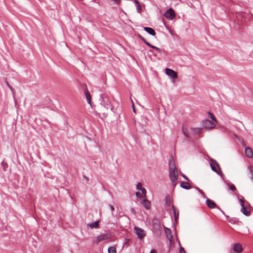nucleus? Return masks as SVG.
<instances>
[{
	"instance_id": "nucleus-1",
	"label": "nucleus",
	"mask_w": 253,
	"mask_h": 253,
	"mask_svg": "<svg viewBox=\"0 0 253 253\" xmlns=\"http://www.w3.org/2000/svg\"><path fill=\"white\" fill-rule=\"evenodd\" d=\"M99 100L101 102L100 104L101 105L103 106L107 109H110L112 111L114 112V107L111 105L110 100L105 94L101 93L100 94Z\"/></svg>"
},
{
	"instance_id": "nucleus-2",
	"label": "nucleus",
	"mask_w": 253,
	"mask_h": 253,
	"mask_svg": "<svg viewBox=\"0 0 253 253\" xmlns=\"http://www.w3.org/2000/svg\"><path fill=\"white\" fill-rule=\"evenodd\" d=\"M178 176V172L176 169L169 170V178L173 188L177 184Z\"/></svg>"
},
{
	"instance_id": "nucleus-3",
	"label": "nucleus",
	"mask_w": 253,
	"mask_h": 253,
	"mask_svg": "<svg viewBox=\"0 0 253 253\" xmlns=\"http://www.w3.org/2000/svg\"><path fill=\"white\" fill-rule=\"evenodd\" d=\"M153 228L155 232H161V226L160 220L157 218H154L152 220Z\"/></svg>"
},
{
	"instance_id": "nucleus-4",
	"label": "nucleus",
	"mask_w": 253,
	"mask_h": 253,
	"mask_svg": "<svg viewBox=\"0 0 253 253\" xmlns=\"http://www.w3.org/2000/svg\"><path fill=\"white\" fill-rule=\"evenodd\" d=\"M134 230L139 239H143L146 236V232L143 229L135 226Z\"/></svg>"
},
{
	"instance_id": "nucleus-5",
	"label": "nucleus",
	"mask_w": 253,
	"mask_h": 253,
	"mask_svg": "<svg viewBox=\"0 0 253 253\" xmlns=\"http://www.w3.org/2000/svg\"><path fill=\"white\" fill-rule=\"evenodd\" d=\"M203 126L208 129H211L215 126V124L208 119L203 120L202 122Z\"/></svg>"
},
{
	"instance_id": "nucleus-6",
	"label": "nucleus",
	"mask_w": 253,
	"mask_h": 253,
	"mask_svg": "<svg viewBox=\"0 0 253 253\" xmlns=\"http://www.w3.org/2000/svg\"><path fill=\"white\" fill-rule=\"evenodd\" d=\"M164 16L168 19L172 20L175 16V13L174 10L170 8L165 12Z\"/></svg>"
},
{
	"instance_id": "nucleus-7",
	"label": "nucleus",
	"mask_w": 253,
	"mask_h": 253,
	"mask_svg": "<svg viewBox=\"0 0 253 253\" xmlns=\"http://www.w3.org/2000/svg\"><path fill=\"white\" fill-rule=\"evenodd\" d=\"M166 74L171 77L172 79H176L177 78V73L172 69L169 68H166Z\"/></svg>"
},
{
	"instance_id": "nucleus-8",
	"label": "nucleus",
	"mask_w": 253,
	"mask_h": 253,
	"mask_svg": "<svg viewBox=\"0 0 253 253\" xmlns=\"http://www.w3.org/2000/svg\"><path fill=\"white\" fill-rule=\"evenodd\" d=\"M169 170L176 169L174 158L172 155L169 157Z\"/></svg>"
},
{
	"instance_id": "nucleus-9",
	"label": "nucleus",
	"mask_w": 253,
	"mask_h": 253,
	"mask_svg": "<svg viewBox=\"0 0 253 253\" xmlns=\"http://www.w3.org/2000/svg\"><path fill=\"white\" fill-rule=\"evenodd\" d=\"M164 230L165 232V234L167 237V238L171 242L172 239L173 238V236L172 234L171 230L166 227H164Z\"/></svg>"
},
{
	"instance_id": "nucleus-10",
	"label": "nucleus",
	"mask_w": 253,
	"mask_h": 253,
	"mask_svg": "<svg viewBox=\"0 0 253 253\" xmlns=\"http://www.w3.org/2000/svg\"><path fill=\"white\" fill-rule=\"evenodd\" d=\"M110 238V236L108 234H102L97 237L96 241L99 243L101 241L107 240Z\"/></svg>"
},
{
	"instance_id": "nucleus-11",
	"label": "nucleus",
	"mask_w": 253,
	"mask_h": 253,
	"mask_svg": "<svg viewBox=\"0 0 253 253\" xmlns=\"http://www.w3.org/2000/svg\"><path fill=\"white\" fill-rule=\"evenodd\" d=\"M206 204L208 207L210 209H214L216 208V205L215 202L209 198H207Z\"/></svg>"
},
{
	"instance_id": "nucleus-12",
	"label": "nucleus",
	"mask_w": 253,
	"mask_h": 253,
	"mask_svg": "<svg viewBox=\"0 0 253 253\" xmlns=\"http://www.w3.org/2000/svg\"><path fill=\"white\" fill-rule=\"evenodd\" d=\"M233 251L235 253H239L242 251L243 248L241 244L235 243L233 246Z\"/></svg>"
},
{
	"instance_id": "nucleus-13",
	"label": "nucleus",
	"mask_w": 253,
	"mask_h": 253,
	"mask_svg": "<svg viewBox=\"0 0 253 253\" xmlns=\"http://www.w3.org/2000/svg\"><path fill=\"white\" fill-rule=\"evenodd\" d=\"M143 29L149 34L155 36L156 34L155 31L152 28L149 27H144Z\"/></svg>"
},
{
	"instance_id": "nucleus-14",
	"label": "nucleus",
	"mask_w": 253,
	"mask_h": 253,
	"mask_svg": "<svg viewBox=\"0 0 253 253\" xmlns=\"http://www.w3.org/2000/svg\"><path fill=\"white\" fill-rule=\"evenodd\" d=\"M245 153L246 156L249 158H251L253 156V151H252V149L249 147H246L245 148Z\"/></svg>"
},
{
	"instance_id": "nucleus-15",
	"label": "nucleus",
	"mask_w": 253,
	"mask_h": 253,
	"mask_svg": "<svg viewBox=\"0 0 253 253\" xmlns=\"http://www.w3.org/2000/svg\"><path fill=\"white\" fill-rule=\"evenodd\" d=\"M143 206L146 210H150L151 207L150 202L146 198L143 200Z\"/></svg>"
},
{
	"instance_id": "nucleus-16",
	"label": "nucleus",
	"mask_w": 253,
	"mask_h": 253,
	"mask_svg": "<svg viewBox=\"0 0 253 253\" xmlns=\"http://www.w3.org/2000/svg\"><path fill=\"white\" fill-rule=\"evenodd\" d=\"M241 211L246 216L250 215V211L247 209L245 205L241 206Z\"/></svg>"
},
{
	"instance_id": "nucleus-17",
	"label": "nucleus",
	"mask_w": 253,
	"mask_h": 253,
	"mask_svg": "<svg viewBox=\"0 0 253 253\" xmlns=\"http://www.w3.org/2000/svg\"><path fill=\"white\" fill-rule=\"evenodd\" d=\"M84 94H85L87 103L91 105V96H90V93L88 91L87 88H86V89L84 90Z\"/></svg>"
},
{
	"instance_id": "nucleus-18",
	"label": "nucleus",
	"mask_w": 253,
	"mask_h": 253,
	"mask_svg": "<svg viewBox=\"0 0 253 253\" xmlns=\"http://www.w3.org/2000/svg\"><path fill=\"white\" fill-rule=\"evenodd\" d=\"M180 186L181 187L186 190L189 189L191 188V186L188 182H181Z\"/></svg>"
},
{
	"instance_id": "nucleus-19",
	"label": "nucleus",
	"mask_w": 253,
	"mask_h": 253,
	"mask_svg": "<svg viewBox=\"0 0 253 253\" xmlns=\"http://www.w3.org/2000/svg\"><path fill=\"white\" fill-rule=\"evenodd\" d=\"M87 226L89 227L90 228H99V221H96L93 223H89L87 224Z\"/></svg>"
},
{
	"instance_id": "nucleus-20",
	"label": "nucleus",
	"mask_w": 253,
	"mask_h": 253,
	"mask_svg": "<svg viewBox=\"0 0 253 253\" xmlns=\"http://www.w3.org/2000/svg\"><path fill=\"white\" fill-rule=\"evenodd\" d=\"M172 209L173 211L175 220L177 221L179 217V211L176 209L175 207L173 205L172 206Z\"/></svg>"
},
{
	"instance_id": "nucleus-21",
	"label": "nucleus",
	"mask_w": 253,
	"mask_h": 253,
	"mask_svg": "<svg viewBox=\"0 0 253 253\" xmlns=\"http://www.w3.org/2000/svg\"><path fill=\"white\" fill-rule=\"evenodd\" d=\"M165 204L167 206H170L171 200L169 195H166L165 198Z\"/></svg>"
},
{
	"instance_id": "nucleus-22",
	"label": "nucleus",
	"mask_w": 253,
	"mask_h": 253,
	"mask_svg": "<svg viewBox=\"0 0 253 253\" xmlns=\"http://www.w3.org/2000/svg\"><path fill=\"white\" fill-rule=\"evenodd\" d=\"M211 169L212 171H214L215 173H216L217 174L220 175L222 176L223 175V174L219 172L215 168L214 165H211Z\"/></svg>"
},
{
	"instance_id": "nucleus-23",
	"label": "nucleus",
	"mask_w": 253,
	"mask_h": 253,
	"mask_svg": "<svg viewBox=\"0 0 253 253\" xmlns=\"http://www.w3.org/2000/svg\"><path fill=\"white\" fill-rule=\"evenodd\" d=\"M148 46L151 47L152 48L156 50L158 53H161L162 52V49L159 48V47H158L156 46H154V45L151 44V43H149V44H148Z\"/></svg>"
},
{
	"instance_id": "nucleus-24",
	"label": "nucleus",
	"mask_w": 253,
	"mask_h": 253,
	"mask_svg": "<svg viewBox=\"0 0 253 253\" xmlns=\"http://www.w3.org/2000/svg\"><path fill=\"white\" fill-rule=\"evenodd\" d=\"M211 163H210V165H214V166H216L218 168V169L220 170V166H219V164L216 162V160L213 159H211Z\"/></svg>"
},
{
	"instance_id": "nucleus-25",
	"label": "nucleus",
	"mask_w": 253,
	"mask_h": 253,
	"mask_svg": "<svg viewBox=\"0 0 253 253\" xmlns=\"http://www.w3.org/2000/svg\"><path fill=\"white\" fill-rule=\"evenodd\" d=\"M108 253H116V249L114 247H110L108 249Z\"/></svg>"
},
{
	"instance_id": "nucleus-26",
	"label": "nucleus",
	"mask_w": 253,
	"mask_h": 253,
	"mask_svg": "<svg viewBox=\"0 0 253 253\" xmlns=\"http://www.w3.org/2000/svg\"><path fill=\"white\" fill-rule=\"evenodd\" d=\"M138 37L147 46H148V44H149L150 43L149 42H148L145 39V38L142 36L141 35H138Z\"/></svg>"
},
{
	"instance_id": "nucleus-27",
	"label": "nucleus",
	"mask_w": 253,
	"mask_h": 253,
	"mask_svg": "<svg viewBox=\"0 0 253 253\" xmlns=\"http://www.w3.org/2000/svg\"><path fill=\"white\" fill-rule=\"evenodd\" d=\"M238 218H235V217L231 218L228 219V221L230 223H233V224L236 223L238 221Z\"/></svg>"
},
{
	"instance_id": "nucleus-28",
	"label": "nucleus",
	"mask_w": 253,
	"mask_h": 253,
	"mask_svg": "<svg viewBox=\"0 0 253 253\" xmlns=\"http://www.w3.org/2000/svg\"><path fill=\"white\" fill-rule=\"evenodd\" d=\"M208 114L212 121H214L215 122H216V119L215 117L210 112H209Z\"/></svg>"
},
{
	"instance_id": "nucleus-29",
	"label": "nucleus",
	"mask_w": 253,
	"mask_h": 253,
	"mask_svg": "<svg viewBox=\"0 0 253 253\" xmlns=\"http://www.w3.org/2000/svg\"><path fill=\"white\" fill-rule=\"evenodd\" d=\"M194 132L197 134H200L202 131V129L201 128H194Z\"/></svg>"
},
{
	"instance_id": "nucleus-30",
	"label": "nucleus",
	"mask_w": 253,
	"mask_h": 253,
	"mask_svg": "<svg viewBox=\"0 0 253 253\" xmlns=\"http://www.w3.org/2000/svg\"><path fill=\"white\" fill-rule=\"evenodd\" d=\"M136 7L137 9V12L139 13H140L141 10L142 9L141 5L139 3L138 4L136 5Z\"/></svg>"
},
{
	"instance_id": "nucleus-31",
	"label": "nucleus",
	"mask_w": 253,
	"mask_h": 253,
	"mask_svg": "<svg viewBox=\"0 0 253 253\" xmlns=\"http://www.w3.org/2000/svg\"><path fill=\"white\" fill-rule=\"evenodd\" d=\"M143 187H142V185L141 183L140 182H138L137 185H136V189L138 190V191H140L141 189H142Z\"/></svg>"
},
{
	"instance_id": "nucleus-32",
	"label": "nucleus",
	"mask_w": 253,
	"mask_h": 253,
	"mask_svg": "<svg viewBox=\"0 0 253 253\" xmlns=\"http://www.w3.org/2000/svg\"><path fill=\"white\" fill-rule=\"evenodd\" d=\"M241 198H238V200L240 203L241 206L244 205L245 202H244V199L243 197L241 196Z\"/></svg>"
},
{
	"instance_id": "nucleus-33",
	"label": "nucleus",
	"mask_w": 253,
	"mask_h": 253,
	"mask_svg": "<svg viewBox=\"0 0 253 253\" xmlns=\"http://www.w3.org/2000/svg\"><path fill=\"white\" fill-rule=\"evenodd\" d=\"M196 189L202 196H203L204 197L206 196L204 192L201 189H200L199 187H196Z\"/></svg>"
},
{
	"instance_id": "nucleus-34",
	"label": "nucleus",
	"mask_w": 253,
	"mask_h": 253,
	"mask_svg": "<svg viewBox=\"0 0 253 253\" xmlns=\"http://www.w3.org/2000/svg\"><path fill=\"white\" fill-rule=\"evenodd\" d=\"M229 188L233 191H237V189L234 184H232L230 186Z\"/></svg>"
},
{
	"instance_id": "nucleus-35",
	"label": "nucleus",
	"mask_w": 253,
	"mask_h": 253,
	"mask_svg": "<svg viewBox=\"0 0 253 253\" xmlns=\"http://www.w3.org/2000/svg\"><path fill=\"white\" fill-rule=\"evenodd\" d=\"M140 191H141L143 195L144 196V197L146 198V194H147L146 190L144 188H143L142 189H141Z\"/></svg>"
},
{
	"instance_id": "nucleus-36",
	"label": "nucleus",
	"mask_w": 253,
	"mask_h": 253,
	"mask_svg": "<svg viewBox=\"0 0 253 253\" xmlns=\"http://www.w3.org/2000/svg\"><path fill=\"white\" fill-rule=\"evenodd\" d=\"M216 208L218 209V210H220V211L222 213V214H224V215H225L227 219H228V218L229 217V216L225 215V212L218 206H216Z\"/></svg>"
},
{
	"instance_id": "nucleus-37",
	"label": "nucleus",
	"mask_w": 253,
	"mask_h": 253,
	"mask_svg": "<svg viewBox=\"0 0 253 253\" xmlns=\"http://www.w3.org/2000/svg\"><path fill=\"white\" fill-rule=\"evenodd\" d=\"M179 253H186L184 248L182 247H180L179 248Z\"/></svg>"
},
{
	"instance_id": "nucleus-38",
	"label": "nucleus",
	"mask_w": 253,
	"mask_h": 253,
	"mask_svg": "<svg viewBox=\"0 0 253 253\" xmlns=\"http://www.w3.org/2000/svg\"><path fill=\"white\" fill-rule=\"evenodd\" d=\"M136 196L137 198L141 199L142 198L141 195L139 192L136 193Z\"/></svg>"
},
{
	"instance_id": "nucleus-39",
	"label": "nucleus",
	"mask_w": 253,
	"mask_h": 253,
	"mask_svg": "<svg viewBox=\"0 0 253 253\" xmlns=\"http://www.w3.org/2000/svg\"><path fill=\"white\" fill-rule=\"evenodd\" d=\"M181 175L186 180H187V181L189 180V178L185 174L182 173Z\"/></svg>"
},
{
	"instance_id": "nucleus-40",
	"label": "nucleus",
	"mask_w": 253,
	"mask_h": 253,
	"mask_svg": "<svg viewBox=\"0 0 253 253\" xmlns=\"http://www.w3.org/2000/svg\"><path fill=\"white\" fill-rule=\"evenodd\" d=\"M130 212L133 213V214L135 215L136 214V211L134 210V209L133 208H131L130 209Z\"/></svg>"
},
{
	"instance_id": "nucleus-41",
	"label": "nucleus",
	"mask_w": 253,
	"mask_h": 253,
	"mask_svg": "<svg viewBox=\"0 0 253 253\" xmlns=\"http://www.w3.org/2000/svg\"><path fill=\"white\" fill-rule=\"evenodd\" d=\"M83 176L84 178L86 180V181L87 182H88L89 181V178H88V177H87L85 175H83Z\"/></svg>"
},
{
	"instance_id": "nucleus-42",
	"label": "nucleus",
	"mask_w": 253,
	"mask_h": 253,
	"mask_svg": "<svg viewBox=\"0 0 253 253\" xmlns=\"http://www.w3.org/2000/svg\"><path fill=\"white\" fill-rule=\"evenodd\" d=\"M109 206L110 208L112 211L113 212L114 211V208L113 206L111 205H109Z\"/></svg>"
},
{
	"instance_id": "nucleus-43",
	"label": "nucleus",
	"mask_w": 253,
	"mask_h": 253,
	"mask_svg": "<svg viewBox=\"0 0 253 253\" xmlns=\"http://www.w3.org/2000/svg\"><path fill=\"white\" fill-rule=\"evenodd\" d=\"M133 2L135 4V5L139 3V2L138 0H134Z\"/></svg>"
},
{
	"instance_id": "nucleus-44",
	"label": "nucleus",
	"mask_w": 253,
	"mask_h": 253,
	"mask_svg": "<svg viewBox=\"0 0 253 253\" xmlns=\"http://www.w3.org/2000/svg\"><path fill=\"white\" fill-rule=\"evenodd\" d=\"M150 253H157V251L155 249H152L151 250Z\"/></svg>"
},
{
	"instance_id": "nucleus-45",
	"label": "nucleus",
	"mask_w": 253,
	"mask_h": 253,
	"mask_svg": "<svg viewBox=\"0 0 253 253\" xmlns=\"http://www.w3.org/2000/svg\"><path fill=\"white\" fill-rule=\"evenodd\" d=\"M133 111H134V112H135V108H134L133 105Z\"/></svg>"
},
{
	"instance_id": "nucleus-46",
	"label": "nucleus",
	"mask_w": 253,
	"mask_h": 253,
	"mask_svg": "<svg viewBox=\"0 0 253 253\" xmlns=\"http://www.w3.org/2000/svg\"><path fill=\"white\" fill-rule=\"evenodd\" d=\"M184 134L186 136H188L187 134L185 132H184Z\"/></svg>"
},
{
	"instance_id": "nucleus-47",
	"label": "nucleus",
	"mask_w": 253,
	"mask_h": 253,
	"mask_svg": "<svg viewBox=\"0 0 253 253\" xmlns=\"http://www.w3.org/2000/svg\"><path fill=\"white\" fill-rule=\"evenodd\" d=\"M149 52H152V53H153V51L152 50H149Z\"/></svg>"
}]
</instances>
